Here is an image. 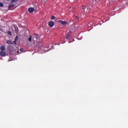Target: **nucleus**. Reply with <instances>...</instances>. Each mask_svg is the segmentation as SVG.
Masks as SVG:
<instances>
[{"label":"nucleus","mask_w":128,"mask_h":128,"mask_svg":"<svg viewBox=\"0 0 128 128\" xmlns=\"http://www.w3.org/2000/svg\"><path fill=\"white\" fill-rule=\"evenodd\" d=\"M38 34H34L33 36H29V38H28V42H33L34 44L36 40V38H38Z\"/></svg>","instance_id":"f257e3e1"},{"label":"nucleus","mask_w":128,"mask_h":128,"mask_svg":"<svg viewBox=\"0 0 128 128\" xmlns=\"http://www.w3.org/2000/svg\"><path fill=\"white\" fill-rule=\"evenodd\" d=\"M28 12H30V14H32L34 12V8H30L28 9Z\"/></svg>","instance_id":"20e7f679"},{"label":"nucleus","mask_w":128,"mask_h":128,"mask_svg":"<svg viewBox=\"0 0 128 128\" xmlns=\"http://www.w3.org/2000/svg\"><path fill=\"white\" fill-rule=\"evenodd\" d=\"M21 51H22V50H20Z\"/></svg>","instance_id":"a211bd4d"},{"label":"nucleus","mask_w":128,"mask_h":128,"mask_svg":"<svg viewBox=\"0 0 128 128\" xmlns=\"http://www.w3.org/2000/svg\"><path fill=\"white\" fill-rule=\"evenodd\" d=\"M0 50H3V51L6 50V46H0Z\"/></svg>","instance_id":"423d86ee"},{"label":"nucleus","mask_w":128,"mask_h":128,"mask_svg":"<svg viewBox=\"0 0 128 128\" xmlns=\"http://www.w3.org/2000/svg\"><path fill=\"white\" fill-rule=\"evenodd\" d=\"M90 26V24H88V26Z\"/></svg>","instance_id":"dca6fc26"},{"label":"nucleus","mask_w":128,"mask_h":128,"mask_svg":"<svg viewBox=\"0 0 128 128\" xmlns=\"http://www.w3.org/2000/svg\"><path fill=\"white\" fill-rule=\"evenodd\" d=\"M95 2H100V0H94Z\"/></svg>","instance_id":"2eb2a0df"},{"label":"nucleus","mask_w":128,"mask_h":128,"mask_svg":"<svg viewBox=\"0 0 128 128\" xmlns=\"http://www.w3.org/2000/svg\"><path fill=\"white\" fill-rule=\"evenodd\" d=\"M21 51H22V50H20Z\"/></svg>","instance_id":"f3484780"},{"label":"nucleus","mask_w":128,"mask_h":128,"mask_svg":"<svg viewBox=\"0 0 128 128\" xmlns=\"http://www.w3.org/2000/svg\"><path fill=\"white\" fill-rule=\"evenodd\" d=\"M70 34H68L66 35V38H68H68H70Z\"/></svg>","instance_id":"9b49d317"},{"label":"nucleus","mask_w":128,"mask_h":128,"mask_svg":"<svg viewBox=\"0 0 128 128\" xmlns=\"http://www.w3.org/2000/svg\"><path fill=\"white\" fill-rule=\"evenodd\" d=\"M18 40V36H16L15 40L14 42V44H16V40Z\"/></svg>","instance_id":"6e6552de"},{"label":"nucleus","mask_w":128,"mask_h":128,"mask_svg":"<svg viewBox=\"0 0 128 128\" xmlns=\"http://www.w3.org/2000/svg\"><path fill=\"white\" fill-rule=\"evenodd\" d=\"M44 0V2L46 1V0Z\"/></svg>","instance_id":"6ab92c4d"},{"label":"nucleus","mask_w":128,"mask_h":128,"mask_svg":"<svg viewBox=\"0 0 128 128\" xmlns=\"http://www.w3.org/2000/svg\"><path fill=\"white\" fill-rule=\"evenodd\" d=\"M6 54L4 52L0 51V56H6Z\"/></svg>","instance_id":"39448f33"},{"label":"nucleus","mask_w":128,"mask_h":128,"mask_svg":"<svg viewBox=\"0 0 128 128\" xmlns=\"http://www.w3.org/2000/svg\"><path fill=\"white\" fill-rule=\"evenodd\" d=\"M48 24L50 28H53L54 26V22L53 21H50Z\"/></svg>","instance_id":"7ed1b4c3"},{"label":"nucleus","mask_w":128,"mask_h":128,"mask_svg":"<svg viewBox=\"0 0 128 128\" xmlns=\"http://www.w3.org/2000/svg\"><path fill=\"white\" fill-rule=\"evenodd\" d=\"M82 10H85L84 6H82Z\"/></svg>","instance_id":"4468645a"},{"label":"nucleus","mask_w":128,"mask_h":128,"mask_svg":"<svg viewBox=\"0 0 128 128\" xmlns=\"http://www.w3.org/2000/svg\"><path fill=\"white\" fill-rule=\"evenodd\" d=\"M58 22H59V24H62L63 26H66V24H68L67 22L62 20H58Z\"/></svg>","instance_id":"f03ea898"},{"label":"nucleus","mask_w":128,"mask_h":128,"mask_svg":"<svg viewBox=\"0 0 128 128\" xmlns=\"http://www.w3.org/2000/svg\"><path fill=\"white\" fill-rule=\"evenodd\" d=\"M55 18H56V16H52L51 18V20H54Z\"/></svg>","instance_id":"9d476101"},{"label":"nucleus","mask_w":128,"mask_h":128,"mask_svg":"<svg viewBox=\"0 0 128 128\" xmlns=\"http://www.w3.org/2000/svg\"><path fill=\"white\" fill-rule=\"evenodd\" d=\"M6 44H12V42L10 40H6Z\"/></svg>","instance_id":"0eeeda50"},{"label":"nucleus","mask_w":128,"mask_h":128,"mask_svg":"<svg viewBox=\"0 0 128 128\" xmlns=\"http://www.w3.org/2000/svg\"><path fill=\"white\" fill-rule=\"evenodd\" d=\"M12 6H14V4H10L8 6V10H10V8H12Z\"/></svg>","instance_id":"1a4fd4ad"},{"label":"nucleus","mask_w":128,"mask_h":128,"mask_svg":"<svg viewBox=\"0 0 128 128\" xmlns=\"http://www.w3.org/2000/svg\"><path fill=\"white\" fill-rule=\"evenodd\" d=\"M0 6H4V4L0 2Z\"/></svg>","instance_id":"f8f14e48"},{"label":"nucleus","mask_w":128,"mask_h":128,"mask_svg":"<svg viewBox=\"0 0 128 128\" xmlns=\"http://www.w3.org/2000/svg\"><path fill=\"white\" fill-rule=\"evenodd\" d=\"M8 34H9L10 36H11V34H12V32L8 31Z\"/></svg>","instance_id":"ddd939ff"}]
</instances>
